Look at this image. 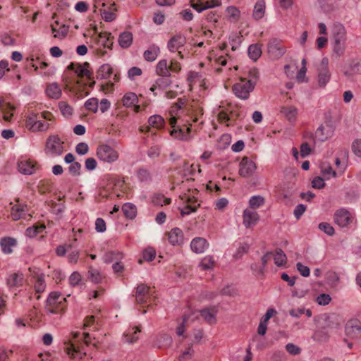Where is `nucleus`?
Wrapping results in <instances>:
<instances>
[{"label":"nucleus","mask_w":361,"mask_h":361,"mask_svg":"<svg viewBox=\"0 0 361 361\" xmlns=\"http://www.w3.org/2000/svg\"><path fill=\"white\" fill-rule=\"evenodd\" d=\"M197 171H201L200 165L185 162L178 173L181 174L183 180L179 182L175 180L174 188L178 187L180 192L178 196V209L182 216L189 215L197 212L200 207L201 201L199 199V191L195 187L193 176Z\"/></svg>","instance_id":"1"},{"label":"nucleus","mask_w":361,"mask_h":361,"mask_svg":"<svg viewBox=\"0 0 361 361\" xmlns=\"http://www.w3.org/2000/svg\"><path fill=\"white\" fill-rule=\"evenodd\" d=\"M169 121L171 127L170 135L180 141H190L192 138V125L199 121L203 114V109L195 104L186 108H181L177 104L169 110Z\"/></svg>","instance_id":"2"},{"label":"nucleus","mask_w":361,"mask_h":361,"mask_svg":"<svg viewBox=\"0 0 361 361\" xmlns=\"http://www.w3.org/2000/svg\"><path fill=\"white\" fill-rule=\"evenodd\" d=\"M68 73L73 74L75 78L66 82L67 88L78 98L86 97L90 90L93 87L95 81L92 76L93 72L89 63H71L68 66Z\"/></svg>","instance_id":"3"},{"label":"nucleus","mask_w":361,"mask_h":361,"mask_svg":"<svg viewBox=\"0 0 361 361\" xmlns=\"http://www.w3.org/2000/svg\"><path fill=\"white\" fill-rule=\"evenodd\" d=\"M257 71L252 69L249 71V77H240L239 81L233 86V92L235 95L242 99H247L250 93L254 90L256 84Z\"/></svg>","instance_id":"4"},{"label":"nucleus","mask_w":361,"mask_h":361,"mask_svg":"<svg viewBox=\"0 0 361 361\" xmlns=\"http://www.w3.org/2000/svg\"><path fill=\"white\" fill-rule=\"evenodd\" d=\"M91 343V338L88 333H83V343H66L64 350L68 355L74 359L81 360L87 356V348Z\"/></svg>","instance_id":"5"},{"label":"nucleus","mask_w":361,"mask_h":361,"mask_svg":"<svg viewBox=\"0 0 361 361\" xmlns=\"http://www.w3.org/2000/svg\"><path fill=\"white\" fill-rule=\"evenodd\" d=\"M157 296L154 287L140 284L136 288L135 300L142 307H151L155 304Z\"/></svg>","instance_id":"6"},{"label":"nucleus","mask_w":361,"mask_h":361,"mask_svg":"<svg viewBox=\"0 0 361 361\" xmlns=\"http://www.w3.org/2000/svg\"><path fill=\"white\" fill-rule=\"evenodd\" d=\"M94 12L99 13L102 19L111 22L116 17V6L112 0H94Z\"/></svg>","instance_id":"7"},{"label":"nucleus","mask_w":361,"mask_h":361,"mask_svg":"<svg viewBox=\"0 0 361 361\" xmlns=\"http://www.w3.org/2000/svg\"><path fill=\"white\" fill-rule=\"evenodd\" d=\"M112 46L113 37L111 33L104 32L92 39L90 47L97 55L102 56L106 53V49H111Z\"/></svg>","instance_id":"8"},{"label":"nucleus","mask_w":361,"mask_h":361,"mask_svg":"<svg viewBox=\"0 0 361 361\" xmlns=\"http://www.w3.org/2000/svg\"><path fill=\"white\" fill-rule=\"evenodd\" d=\"M97 157L102 162L112 164L118 160L120 154L114 145L103 143L97 147Z\"/></svg>","instance_id":"9"},{"label":"nucleus","mask_w":361,"mask_h":361,"mask_svg":"<svg viewBox=\"0 0 361 361\" xmlns=\"http://www.w3.org/2000/svg\"><path fill=\"white\" fill-rule=\"evenodd\" d=\"M334 52L338 56L344 54L346 47V30L342 25H336L334 27Z\"/></svg>","instance_id":"10"},{"label":"nucleus","mask_w":361,"mask_h":361,"mask_svg":"<svg viewBox=\"0 0 361 361\" xmlns=\"http://www.w3.org/2000/svg\"><path fill=\"white\" fill-rule=\"evenodd\" d=\"M66 307V299L57 293H51L47 298V308L52 313H61Z\"/></svg>","instance_id":"11"},{"label":"nucleus","mask_w":361,"mask_h":361,"mask_svg":"<svg viewBox=\"0 0 361 361\" xmlns=\"http://www.w3.org/2000/svg\"><path fill=\"white\" fill-rule=\"evenodd\" d=\"M25 126L32 132L47 131L50 127L49 123L40 121L37 114L34 112L29 113L26 116Z\"/></svg>","instance_id":"12"},{"label":"nucleus","mask_w":361,"mask_h":361,"mask_svg":"<svg viewBox=\"0 0 361 361\" xmlns=\"http://www.w3.org/2000/svg\"><path fill=\"white\" fill-rule=\"evenodd\" d=\"M334 219V222L341 228L348 227L355 221L354 214L344 208L335 212Z\"/></svg>","instance_id":"13"},{"label":"nucleus","mask_w":361,"mask_h":361,"mask_svg":"<svg viewBox=\"0 0 361 361\" xmlns=\"http://www.w3.org/2000/svg\"><path fill=\"white\" fill-rule=\"evenodd\" d=\"M45 150L51 157L60 156L64 151L63 142L57 135H51L47 140Z\"/></svg>","instance_id":"14"},{"label":"nucleus","mask_w":361,"mask_h":361,"mask_svg":"<svg viewBox=\"0 0 361 361\" xmlns=\"http://www.w3.org/2000/svg\"><path fill=\"white\" fill-rule=\"evenodd\" d=\"M331 72L329 67V59L324 57L321 61L317 68V83L319 87H324L331 79Z\"/></svg>","instance_id":"15"},{"label":"nucleus","mask_w":361,"mask_h":361,"mask_svg":"<svg viewBox=\"0 0 361 361\" xmlns=\"http://www.w3.org/2000/svg\"><path fill=\"white\" fill-rule=\"evenodd\" d=\"M40 166L33 159L22 157L18 160V169L20 173L25 175H32L38 171Z\"/></svg>","instance_id":"16"},{"label":"nucleus","mask_w":361,"mask_h":361,"mask_svg":"<svg viewBox=\"0 0 361 361\" xmlns=\"http://www.w3.org/2000/svg\"><path fill=\"white\" fill-rule=\"evenodd\" d=\"M164 119L161 116L154 115L149 118L148 125L140 126L139 130L141 133L156 135V131H154L152 128H154L156 130L162 129L164 126Z\"/></svg>","instance_id":"17"},{"label":"nucleus","mask_w":361,"mask_h":361,"mask_svg":"<svg viewBox=\"0 0 361 361\" xmlns=\"http://www.w3.org/2000/svg\"><path fill=\"white\" fill-rule=\"evenodd\" d=\"M186 43V38L182 35H176L169 41L167 47L171 52H177L180 59L184 58L183 49Z\"/></svg>","instance_id":"18"},{"label":"nucleus","mask_w":361,"mask_h":361,"mask_svg":"<svg viewBox=\"0 0 361 361\" xmlns=\"http://www.w3.org/2000/svg\"><path fill=\"white\" fill-rule=\"evenodd\" d=\"M334 134V128L329 123L322 124L316 130L314 135V142H323L331 138Z\"/></svg>","instance_id":"19"},{"label":"nucleus","mask_w":361,"mask_h":361,"mask_svg":"<svg viewBox=\"0 0 361 361\" xmlns=\"http://www.w3.org/2000/svg\"><path fill=\"white\" fill-rule=\"evenodd\" d=\"M345 334L352 340L359 338L361 336L360 322L357 319L349 320L345 326Z\"/></svg>","instance_id":"20"},{"label":"nucleus","mask_w":361,"mask_h":361,"mask_svg":"<svg viewBox=\"0 0 361 361\" xmlns=\"http://www.w3.org/2000/svg\"><path fill=\"white\" fill-rule=\"evenodd\" d=\"M257 169L254 161L247 157H244L239 164V174L243 177L252 176Z\"/></svg>","instance_id":"21"},{"label":"nucleus","mask_w":361,"mask_h":361,"mask_svg":"<svg viewBox=\"0 0 361 361\" xmlns=\"http://www.w3.org/2000/svg\"><path fill=\"white\" fill-rule=\"evenodd\" d=\"M190 4L198 13H201L207 9L212 8L221 5L219 0H190Z\"/></svg>","instance_id":"22"},{"label":"nucleus","mask_w":361,"mask_h":361,"mask_svg":"<svg viewBox=\"0 0 361 361\" xmlns=\"http://www.w3.org/2000/svg\"><path fill=\"white\" fill-rule=\"evenodd\" d=\"M164 239L171 245H180L183 243L184 240L183 232L179 228H173L165 233Z\"/></svg>","instance_id":"23"},{"label":"nucleus","mask_w":361,"mask_h":361,"mask_svg":"<svg viewBox=\"0 0 361 361\" xmlns=\"http://www.w3.org/2000/svg\"><path fill=\"white\" fill-rule=\"evenodd\" d=\"M280 113L291 124H295L298 119V109L292 105L283 106L281 107Z\"/></svg>","instance_id":"24"},{"label":"nucleus","mask_w":361,"mask_h":361,"mask_svg":"<svg viewBox=\"0 0 361 361\" xmlns=\"http://www.w3.org/2000/svg\"><path fill=\"white\" fill-rule=\"evenodd\" d=\"M243 224L246 228L253 227L257 224L259 219L258 213L250 209H246L243 215Z\"/></svg>","instance_id":"25"},{"label":"nucleus","mask_w":361,"mask_h":361,"mask_svg":"<svg viewBox=\"0 0 361 361\" xmlns=\"http://www.w3.org/2000/svg\"><path fill=\"white\" fill-rule=\"evenodd\" d=\"M172 341V338L169 334L162 333L155 337L153 345L159 349H166L171 345Z\"/></svg>","instance_id":"26"},{"label":"nucleus","mask_w":361,"mask_h":361,"mask_svg":"<svg viewBox=\"0 0 361 361\" xmlns=\"http://www.w3.org/2000/svg\"><path fill=\"white\" fill-rule=\"evenodd\" d=\"M218 309L216 307L202 309L199 312V314L209 324H214L216 323V314Z\"/></svg>","instance_id":"27"},{"label":"nucleus","mask_w":361,"mask_h":361,"mask_svg":"<svg viewBox=\"0 0 361 361\" xmlns=\"http://www.w3.org/2000/svg\"><path fill=\"white\" fill-rule=\"evenodd\" d=\"M198 313L197 312H192L190 314H185L183 318L181 324H180L176 328V334L178 336H183V338H186L187 336L184 335V332L186 328L188 326L190 322L193 321L195 319L197 318Z\"/></svg>","instance_id":"28"},{"label":"nucleus","mask_w":361,"mask_h":361,"mask_svg":"<svg viewBox=\"0 0 361 361\" xmlns=\"http://www.w3.org/2000/svg\"><path fill=\"white\" fill-rule=\"evenodd\" d=\"M141 332L140 326H130L123 334V340L128 343H133L139 339Z\"/></svg>","instance_id":"29"},{"label":"nucleus","mask_w":361,"mask_h":361,"mask_svg":"<svg viewBox=\"0 0 361 361\" xmlns=\"http://www.w3.org/2000/svg\"><path fill=\"white\" fill-rule=\"evenodd\" d=\"M208 246L207 240L201 237L195 238L190 243V248L195 253L204 252Z\"/></svg>","instance_id":"30"},{"label":"nucleus","mask_w":361,"mask_h":361,"mask_svg":"<svg viewBox=\"0 0 361 361\" xmlns=\"http://www.w3.org/2000/svg\"><path fill=\"white\" fill-rule=\"evenodd\" d=\"M268 51L274 57H280L285 52V47L279 41L274 39L269 43Z\"/></svg>","instance_id":"31"},{"label":"nucleus","mask_w":361,"mask_h":361,"mask_svg":"<svg viewBox=\"0 0 361 361\" xmlns=\"http://www.w3.org/2000/svg\"><path fill=\"white\" fill-rule=\"evenodd\" d=\"M63 198L64 196H59L56 197L54 200H51L47 202L48 206L50 207L53 213L58 214L63 212L65 209L64 202L63 201Z\"/></svg>","instance_id":"32"},{"label":"nucleus","mask_w":361,"mask_h":361,"mask_svg":"<svg viewBox=\"0 0 361 361\" xmlns=\"http://www.w3.org/2000/svg\"><path fill=\"white\" fill-rule=\"evenodd\" d=\"M0 109L3 114L4 120L6 121H10L13 115V112L15 109L14 106L10 103L4 102L0 98Z\"/></svg>","instance_id":"33"},{"label":"nucleus","mask_w":361,"mask_h":361,"mask_svg":"<svg viewBox=\"0 0 361 361\" xmlns=\"http://www.w3.org/2000/svg\"><path fill=\"white\" fill-rule=\"evenodd\" d=\"M17 245V241L15 238L11 237L3 238L0 240V245L3 252L6 254H11L13 252V247Z\"/></svg>","instance_id":"34"},{"label":"nucleus","mask_w":361,"mask_h":361,"mask_svg":"<svg viewBox=\"0 0 361 361\" xmlns=\"http://www.w3.org/2000/svg\"><path fill=\"white\" fill-rule=\"evenodd\" d=\"M46 226L44 224H35L32 226L29 227L25 231V235L29 238H35L39 235L42 237Z\"/></svg>","instance_id":"35"},{"label":"nucleus","mask_w":361,"mask_h":361,"mask_svg":"<svg viewBox=\"0 0 361 361\" xmlns=\"http://www.w3.org/2000/svg\"><path fill=\"white\" fill-rule=\"evenodd\" d=\"M61 89L57 83L53 82L47 85L46 94L49 98L58 99L61 96Z\"/></svg>","instance_id":"36"},{"label":"nucleus","mask_w":361,"mask_h":361,"mask_svg":"<svg viewBox=\"0 0 361 361\" xmlns=\"http://www.w3.org/2000/svg\"><path fill=\"white\" fill-rule=\"evenodd\" d=\"M40 60V57L35 53H31L25 61V69L28 72H30L32 68L34 69L35 71H37L39 69L38 66L35 63V61H39Z\"/></svg>","instance_id":"37"},{"label":"nucleus","mask_w":361,"mask_h":361,"mask_svg":"<svg viewBox=\"0 0 361 361\" xmlns=\"http://www.w3.org/2000/svg\"><path fill=\"white\" fill-rule=\"evenodd\" d=\"M156 73L161 77H169L171 75L169 64L166 59H161L157 63Z\"/></svg>","instance_id":"38"},{"label":"nucleus","mask_w":361,"mask_h":361,"mask_svg":"<svg viewBox=\"0 0 361 361\" xmlns=\"http://www.w3.org/2000/svg\"><path fill=\"white\" fill-rule=\"evenodd\" d=\"M121 102L125 107L130 108L133 107L135 104H137L139 99L135 93L129 92L123 95Z\"/></svg>","instance_id":"39"},{"label":"nucleus","mask_w":361,"mask_h":361,"mask_svg":"<svg viewBox=\"0 0 361 361\" xmlns=\"http://www.w3.org/2000/svg\"><path fill=\"white\" fill-rule=\"evenodd\" d=\"M51 30L54 37L62 38L67 35L68 28L64 25L59 24L58 21H55L51 25Z\"/></svg>","instance_id":"40"},{"label":"nucleus","mask_w":361,"mask_h":361,"mask_svg":"<svg viewBox=\"0 0 361 361\" xmlns=\"http://www.w3.org/2000/svg\"><path fill=\"white\" fill-rule=\"evenodd\" d=\"M266 4L264 0H258L253 9L252 16L255 20L262 19L265 13Z\"/></svg>","instance_id":"41"},{"label":"nucleus","mask_w":361,"mask_h":361,"mask_svg":"<svg viewBox=\"0 0 361 361\" xmlns=\"http://www.w3.org/2000/svg\"><path fill=\"white\" fill-rule=\"evenodd\" d=\"M160 53V49L158 46L152 44L144 52V59L147 61H154L157 59Z\"/></svg>","instance_id":"42"},{"label":"nucleus","mask_w":361,"mask_h":361,"mask_svg":"<svg viewBox=\"0 0 361 361\" xmlns=\"http://www.w3.org/2000/svg\"><path fill=\"white\" fill-rule=\"evenodd\" d=\"M321 173L324 178L329 180L331 178H336L337 173L332 169L331 166L326 162H323L320 165Z\"/></svg>","instance_id":"43"},{"label":"nucleus","mask_w":361,"mask_h":361,"mask_svg":"<svg viewBox=\"0 0 361 361\" xmlns=\"http://www.w3.org/2000/svg\"><path fill=\"white\" fill-rule=\"evenodd\" d=\"M248 56L253 61H257L262 55V45L253 44L248 47Z\"/></svg>","instance_id":"44"},{"label":"nucleus","mask_w":361,"mask_h":361,"mask_svg":"<svg viewBox=\"0 0 361 361\" xmlns=\"http://www.w3.org/2000/svg\"><path fill=\"white\" fill-rule=\"evenodd\" d=\"M133 42V35L130 32H123L120 34L118 37L119 45L122 48L129 47Z\"/></svg>","instance_id":"45"},{"label":"nucleus","mask_w":361,"mask_h":361,"mask_svg":"<svg viewBox=\"0 0 361 361\" xmlns=\"http://www.w3.org/2000/svg\"><path fill=\"white\" fill-rule=\"evenodd\" d=\"M216 265L213 257L207 255L203 257L200 262L199 267L202 270L213 269Z\"/></svg>","instance_id":"46"},{"label":"nucleus","mask_w":361,"mask_h":361,"mask_svg":"<svg viewBox=\"0 0 361 361\" xmlns=\"http://www.w3.org/2000/svg\"><path fill=\"white\" fill-rule=\"evenodd\" d=\"M272 257L274 258V263L278 267H282L287 262V257L281 249H277L273 254Z\"/></svg>","instance_id":"47"},{"label":"nucleus","mask_w":361,"mask_h":361,"mask_svg":"<svg viewBox=\"0 0 361 361\" xmlns=\"http://www.w3.org/2000/svg\"><path fill=\"white\" fill-rule=\"evenodd\" d=\"M226 13L229 19V20L233 22H237L239 20L240 18V10L233 6H231L227 7L226 10Z\"/></svg>","instance_id":"48"},{"label":"nucleus","mask_w":361,"mask_h":361,"mask_svg":"<svg viewBox=\"0 0 361 361\" xmlns=\"http://www.w3.org/2000/svg\"><path fill=\"white\" fill-rule=\"evenodd\" d=\"M7 283L10 286H20L23 283V275L20 273H14L9 276Z\"/></svg>","instance_id":"49"},{"label":"nucleus","mask_w":361,"mask_h":361,"mask_svg":"<svg viewBox=\"0 0 361 361\" xmlns=\"http://www.w3.org/2000/svg\"><path fill=\"white\" fill-rule=\"evenodd\" d=\"M37 188L40 194L49 193L52 189V182L47 179L41 180L38 183Z\"/></svg>","instance_id":"50"},{"label":"nucleus","mask_w":361,"mask_h":361,"mask_svg":"<svg viewBox=\"0 0 361 361\" xmlns=\"http://www.w3.org/2000/svg\"><path fill=\"white\" fill-rule=\"evenodd\" d=\"M264 198L259 195L252 196L249 200V208L255 210L264 204Z\"/></svg>","instance_id":"51"},{"label":"nucleus","mask_w":361,"mask_h":361,"mask_svg":"<svg viewBox=\"0 0 361 361\" xmlns=\"http://www.w3.org/2000/svg\"><path fill=\"white\" fill-rule=\"evenodd\" d=\"M307 63V59L305 58L302 59V61H301V68L298 71L296 76H295L296 80L299 82H303L307 81V80H306Z\"/></svg>","instance_id":"52"},{"label":"nucleus","mask_w":361,"mask_h":361,"mask_svg":"<svg viewBox=\"0 0 361 361\" xmlns=\"http://www.w3.org/2000/svg\"><path fill=\"white\" fill-rule=\"evenodd\" d=\"M59 108L61 114L66 118H70L73 114V108L64 101L59 103Z\"/></svg>","instance_id":"53"},{"label":"nucleus","mask_w":361,"mask_h":361,"mask_svg":"<svg viewBox=\"0 0 361 361\" xmlns=\"http://www.w3.org/2000/svg\"><path fill=\"white\" fill-rule=\"evenodd\" d=\"M122 210L125 216L129 219H133L136 216V207L131 203H126L123 204L122 207Z\"/></svg>","instance_id":"54"},{"label":"nucleus","mask_w":361,"mask_h":361,"mask_svg":"<svg viewBox=\"0 0 361 361\" xmlns=\"http://www.w3.org/2000/svg\"><path fill=\"white\" fill-rule=\"evenodd\" d=\"M89 279L94 283H101L104 276L97 269H94L92 267H90L89 271Z\"/></svg>","instance_id":"55"},{"label":"nucleus","mask_w":361,"mask_h":361,"mask_svg":"<svg viewBox=\"0 0 361 361\" xmlns=\"http://www.w3.org/2000/svg\"><path fill=\"white\" fill-rule=\"evenodd\" d=\"M329 338V335L324 329L315 331L312 336V338L319 342L326 341Z\"/></svg>","instance_id":"56"},{"label":"nucleus","mask_w":361,"mask_h":361,"mask_svg":"<svg viewBox=\"0 0 361 361\" xmlns=\"http://www.w3.org/2000/svg\"><path fill=\"white\" fill-rule=\"evenodd\" d=\"M24 210L20 205H15L11 209V217L14 221H17L23 217Z\"/></svg>","instance_id":"57"},{"label":"nucleus","mask_w":361,"mask_h":361,"mask_svg":"<svg viewBox=\"0 0 361 361\" xmlns=\"http://www.w3.org/2000/svg\"><path fill=\"white\" fill-rule=\"evenodd\" d=\"M231 118L227 111L221 110L218 114V121L220 123L225 124L226 126H229L231 125Z\"/></svg>","instance_id":"58"},{"label":"nucleus","mask_w":361,"mask_h":361,"mask_svg":"<svg viewBox=\"0 0 361 361\" xmlns=\"http://www.w3.org/2000/svg\"><path fill=\"white\" fill-rule=\"evenodd\" d=\"M86 109L93 113H96L99 108V102L97 98L89 99L85 104Z\"/></svg>","instance_id":"59"},{"label":"nucleus","mask_w":361,"mask_h":361,"mask_svg":"<svg viewBox=\"0 0 361 361\" xmlns=\"http://www.w3.org/2000/svg\"><path fill=\"white\" fill-rule=\"evenodd\" d=\"M83 329H97L94 316H87L84 319Z\"/></svg>","instance_id":"60"},{"label":"nucleus","mask_w":361,"mask_h":361,"mask_svg":"<svg viewBox=\"0 0 361 361\" xmlns=\"http://www.w3.org/2000/svg\"><path fill=\"white\" fill-rule=\"evenodd\" d=\"M153 202L157 205H167L171 203V199L165 197L163 195L157 194L153 197Z\"/></svg>","instance_id":"61"},{"label":"nucleus","mask_w":361,"mask_h":361,"mask_svg":"<svg viewBox=\"0 0 361 361\" xmlns=\"http://www.w3.org/2000/svg\"><path fill=\"white\" fill-rule=\"evenodd\" d=\"M192 343H190L189 346L178 356L180 361L187 360L192 357L193 355Z\"/></svg>","instance_id":"62"},{"label":"nucleus","mask_w":361,"mask_h":361,"mask_svg":"<svg viewBox=\"0 0 361 361\" xmlns=\"http://www.w3.org/2000/svg\"><path fill=\"white\" fill-rule=\"evenodd\" d=\"M351 148L353 154L356 157L361 158V138L355 139L352 142Z\"/></svg>","instance_id":"63"},{"label":"nucleus","mask_w":361,"mask_h":361,"mask_svg":"<svg viewBox=\"0 0 361 361\" xmlns=\"http://www.w3.org/2000/svg\"><path fill=\"white\" fill-rule=\"evenodd\" d=\"M276 314V311L274 309H268L266 314L261 318L259 323L267 326L269 319Z\"/></svg>","instance_id":"64"}]
</instances>
